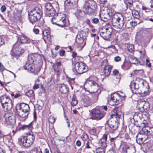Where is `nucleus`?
Listing matches in <instances>:
<instances>
[{"instance_id":"obj_1","label":"nucleus","mask_w":153,"mask_h":153,"mask_svg":"<svg viewBox=\"0 0 153 153\" xmlns=\"http://www.w3.org/2000/svg\"><path fill=\"white\" fill-rule=\"evenodd\" d=\"M123 115L120 110L118 107H115L113 110L111 118L108 121V124L109 127L113 130H115L118 127L120 119H122Z\"/></svg>"},{"instance_id":"obj_2","label":"nucleus","mask_w":153,"mask_h":153,"mask_svg":"<svg viewBox=\"0 0 153 153\" xmlns=\"http://www.w3.org/2000/svg\"><path fill=\"white\" fill-rule=\"evenodd\" d=\"M142 86L143 88L147 89V91L149 90L148 83L146 81L140 78H137L135 80L131 82L130 85V88L132 93L135 94H140L143 92L145 93V91H142L140 89Z\"/></svg>"},{"instance_id":"obj_3","label":"nucleus","mask_w":153,"mask_h":153,"mask_svg":"<svg viewBox=\"0 0 153 153\" xmlns=\"http://www.w3.org/2000/svg\"><path fill=\"white\" fill-rule=\"evenodd\" d=\"M16 109L18 115L22 119L21 120L25 121L29 113V105L24 103H21L19 105H17Z\"/></svg>"},{"instance_id":"obj_4","label":"nucleus","mask_w":153,"mask_h":153,"mask_svg":"<svg viewBox=\"0 0 153 153\" xmlns=\"http://www.w3.org/2000/svg\"><path fill=\"white\" fill-rule=\"evenodd\" d=\"M35 139V136L32 132H28L27 136L22 137L19 138V143L25 147H28L31 146Z\"/></svg>"},{"instance_id":"obj_5","label":"nucleus","mask_w":153,"mask_h":153,"mask_svg":"<svg viewBox=\"0 0 153 153\" xmlns=\"http://www.w3.org/2000/svg\"><path fill=\"white\" fill-rule=\"evenodd\" d=\"M112 23L115 27L119 29H121L124 24L123 16L120 13L114 14L112 18Z\"/></svg>"},{"instance_id":"obj_6","label":"nucleus","mask_w":153,"mask_h":153,"mask_svg":"<svg viewBox=\"0 0 153 153\" xmlns=\"http://www.w3.org/2000/svg\"><path fill=\"white\" fill-rule=\"evenodd\" d=\"M90 119L92 120H99L102 119L105 115V113L103 111L97 108H94L89 111Z\"/></svg>"},{"instance_id":"obj_7","label":"nucleus","mask_w":153,"mask_h":153,"mask_svg":"<svg viewBox=\"0 0 153 153\" xmlns=\"http://www.w3.org/2000/svg\"><path fill=\"white\" fill-rule=\"evenodd\" d=\"M85 85H89L88 88L93 90L92 92L95 93V97L97 98L101 92L100 90H99V88L97 84L94 81L89 80L87 82Z\"/></svg>"},{"instance_id":"obj_8","label":"nucleus","mask_w":153,"mask_h":153,"mask_svg":"<svg viewBox=\"0 0 153 153\" xmlns=\"http://www.w3.org/2000/svg\"><path fill=\"white\" fill-rule=\"evenodd\" d=\"M137 107L140 111L146 112L149 109L150 105L148 102L141 99L138 101Z\"/></svg>"},{"instance_id":"obj_9","label":"nucleus","mask_w":153,"mask_h":153,"mask_svg":"<svg viewBox=\"0 0 153 153\" xmlns=\"http://www.w3.org/2000/svg\"><path fill=\"white\" fill-rule=\"evenodd\" d=\"M123 96H121L120 95L117 93H111L110 95H108L107 100L108 102L112 101L115 105H118L122 101L121 97Z\"/></svg>"},{"instance_id":"obj_10","label":"nucleus","mask_w":153,"mask_h":153,"mask_svg":"<svg viewBox=\"0 0 153 153\" xmlns=\"http://www.w3.org/2000/svg\"><path fill=\"white\" fill-rule=\"evenodd\" d=\"M75 71L79 74H82L88 70V67L85 64L82 62H76L74 65Z\"/></svg>"},{"instance_id":"obj_11","label":"nucleus","mask_w":153,"mask_h":153,"mask_svg":"<svg viewBox=\"0 0 153 153\" xmlns=\"http://www.w3.org/2000/svg\"><path fill=\"white\" fill-rule=\"evenodd\" d=\"M105 31L100 32V36L104 39L108 40L111 37L113 30L111 26L109 24L105 26Z\"/></svg>"},{"instance_id":"obj_12","label":"nucleus","mask_w":153,"mask_h":153,"mask_svg":"<svg viewBox=\"0 0 153 153\" xmlns=\"http://www.w3.org/2000/svg\"><path fill=\"white\" fill-rule=\"evenodd\" d=\"M11 51L12 55L19 56L23 53L25 50L20 46L19 43L17 42L13 45Z\"/></svg>"},{"instance_id":"obj_13","label":"nucleus","mask_w":153,"mask_h":153,"mask_svg":"<svg viewBox=\"0 0 153 153\" xmlns=\"http://www.w3.org/2000/svg\"><path fill=\"white\" fill-rule=\"evenodd\" d=\"M82 8L85 13L89 15H91L94 14V10L91 7V4L88 1L84 2Z\"/></svg>"},{"instance_id":"obj_14","label":"nucleus","mask_w":153,"mask_h":153,"mask_svg":"<svg viewBox=\"0 0 153 153\" xmlns=\"http://www.w3.org/2000/svg\"><path fill=\"white\" fill-rule=\"evenodd\" d=\"M45 7L46 14L48 16L50 17L55 16L56 11L51 3H46Z\"/></svg>"},{"instance_id":"obj_15","label":"nucleus","mask_w":153,"mask_h":153,"mask_svg":"<svg viewBox=\"0 0 153 153\" xmlns=\"http://www.w3.org/2000/svg\"><path fill=\"white\" fill-rule=\"evenodd\" d=\"M4 118V123L7 125L13 126L15 123V119L13 116L9 115V114H5Z\"/></svg>"},{"instance_id":"obj_16","label":"nucleus","mask_w":153,"mask_h":153,"mask_svg":"<svg viewBox=\"0 0 153 153\" xmlns=\"http://www.w3.org/2000/svg\"><path fill=\"white\" fill-rule=\"evenodd\" d=\"M53 68L55 73L58 75L61 74L62 72L61 62H56L53 65Z\"/></svg>"},{"instance_id":"obj_17","label":"nucleus","mask_w":153,"mask_h":153,"mask_svg":"<svg viewBox=\"0 0 153 153\" xmlns=\"http://www.w3.org/2000/svg\"><path fill=\"white\" fill-rule=\"evenodd\" d=\"M107 139V135L106 134H104L100 139L99 142V144L101 147L106 149L107 146L106 143Z\"/></svg>"},{"instance_id":"obj_18","label":"nucleus","mask_w":153,"mask_h":153,"mask_svg":"<svg viewBox=\"0 0 153 153\" xmlns=\"http://www.w3.org/2000/svg\"><path fill=\"white\" fill-rule=\"evenodd\" d=\"M29 19L30 22L32 24L39 19L41 17L30 13L28 14Z\"/></svg>"},{"instance_id":"obj_19","label":"nucleus","mask_w":153,"mask_h":153,"mask_svg":"<svg viewBox=\"0 0 153 153\" xmlns=\"http://www.w3.org/2000/svg\"><path fill=\"white\" fill-rule=\"evenodd\" d=\"M30 13L41 17L42 14V7H36L30 11Z\"/></svg>"},{"instance_id":"obj_20","label":"nucleus","mask_w":153,"mask_h":153,"mask_svg":"<svg viewBox=\"0 0 153 153\" xmlns=\"http://www.w3.org/2000/svg\"><path fill=\"white\" fill-rule=\"evenodd\" d=\"M56 19L58 21V25L61 27H63L66 23L65 18L64 17L56 16Z\"/></svg>"},{"instance_id":"obj_21","label":"nucleus","mask_w":153,"mask_h":153,"mask_svg":"<svg viewBox=\"0 0 153 153\" xmlns=\"http://www.w3.org/2000/svg\"><path fill=\"white\" fill-rule=\"evenodd\" d=\"M82 104L85 107H87L92 104L91 100L90 98L88 96H85L82 101Z\"/></svg>"},{"instance_id":"obj_22","label":"nucleus","mask_w":153,"mask_h":153,"mask_svg":"<svg viewBox=\"0 0 153 153\" xmlns=\"http://www.w3.org/2000/svg\"><path fill=\"white\" fill-rule=\"evenodd\" d=\"M100 18L104 22H106L111 18V16L108 12H105L104 14H100Z\"/></svg>"},{"instance_id":"obj_23","label":"nucleus","mask_w":153,"mask_h":153,"mask_svg":"<svg viewBox=\"0 0 153 153\" xmlns=\"http://www.w3.org/2000/svg\"><path fill=\"white\" fill-rule=\"evenodd\" d=\"M12 100L7 95H4L0 97V101L1 105Z\"/></svg>"},{"instance_id":"obj_24","label":"nucleus","mask_w":153,"mask_h":153,"mask_svg":"<svg viewBox=\"0 0 153 153\" xmlns=\"http://www.w3.org/2000/svg\"><path fill=\"white\" fill-rule=\"evenodd\" d=\"M123 150L126 153H134L135 152V147L133 146H126Z\"/></svg>"},{"instance_id":"obj_25","label":"nucleus","mask_w":153,"mask_h":153,"mask_svg":"<svg viewBox=\"0 0 153 153\" xmlns=\"http://www.w3.org/2000/svg\"><path fill=\"white\" fill-rule=\"evenodd\" d=\"M143 112L140 111L139 112H136L133 115V119L134 121H141L142 118V113Z\"/></svg>"},{"instance_id":"obj_26","label":"nucleus","mask_w":153,"mask_h":153,"mask_svg":"<svg viewBox=\"0 0 153 153\" xmlns=\"http://www.w3.org/2000/svg\"><path fill=\"white\" fill-rule=\"evenodd\" d=\"M21 42L22 43H32L33 41L28 38L25 35L21 36L20 38Z\"/></svg>"},{"instance_id":"obj_27","label":"nucleus","mask_w":153,"mask_h":153,"mask_svg":"<svg viewBox=\"0 0 153 153\" xmlns=\"http://www.w3.org/2000/svg\"><path fill=\"white\" fill-rule=\"evenodd\" d=\"M36 55H29L28 56V60L26 64H33V62L36 60Z\"/></svg>"},{"instance_id":"obj_28","label":"nucleus","mask_w":153,"mask_h":153,"mask_svg":"<svg viewBox=\"0 0 153 153\" xmlns=\"http://www.w3.org/2000/svg\"><path fill=\"white\" fill-rule=\"evenodd\" d=\"M2 106L4 110H10L12 108L13 106L12 101L11 100L7 103H5L2 105Z\"/></svg>"},{"instance_id":"obj_29","label":"nucleus","mask_w":153,"mask_h":153,"mask_svg":"<svg viewBox=\"0 0 153 153\" xmlns=\"http://www.w3.org/2000/svg\"><path fill=\"white\" fill-rule=\"evenodd\" d=\"M111 69V67H107L104 68L103 75L105 76V77L108 76L110 74Z\"/></svg>"},{"instance_id":"obj_30","label":"nucleus","mask_w":153,"mask_h":153,"mask_svg":"<svg viewBox=\"0 0 153 153\" xmlns=\"http://www.w3.org/2000/svg\"><path fill=\"white\" fill-rule=\"evenodd\" d=\"M60 91L62 93L65 94L68 91V88L65 84L61 85L59 87Z\"/></svg>"},{"instance_id":"obj_31","label":"nucleus","mask_w":153,"mask_h":153,"mask_svg":"<svg viewBox=\"0 0 153 153\" xmlns=\"http://www.w3.org/2000/svg\"><path fill=\"white\" fill-rule=\"evenodd\" d=\"M88 34V31L87 30H82L80 31L77 35L80 36L81 37H82V39H85L87 36Z\"/></svg>"},{"instance_id":"obj_32","label":"nucleus","mask_w":153,"mask_h":153,"mask_svg":"<svg viewBox=\"0 0 153 153\" xmlns=\"http://www.w3.org/2000/svg\"><path fill=\"white\" fill-rule=\"evenodd\" d=\"M25 69L30 71L31 72L33 73L34 71V66L32 64H26L25 67Z\"/></svg>"},{"instance_id":"obj_33","label":"nucleus","mask_w":153,"mask_h":153,"mask_svg":"<svg viewBox=\"0 0 153 153\" xmlns=\"http://www.w3.org/2000/svg\"><path fill=\"white\" fill-rule=\"evenodd\" d=\"M42 34L43 36V37H46L48 40H50V32L48 30H44L42 32ZM44 39L45 38H43Z\"/></svg>"},{"instance_id":"obj_34","label":"nucleus","mask_w":153,"mask_h":153,"mask_svg":"<svg viewBox=\"0 0 153 153\" xmlns=\"http://www.w3.org/2000/svg\"><path fill=\"white\" fill-rule=\"evenodd\" d=\"M141 134H138L136 136V142L139 144H142L145 142L140 137Z\"/></svg>"},{"instance_id":"obj_35","label":"nucleus","mask_w":153,"mask_h":153,"mask_svg":"<svg viewBox=\"0 0 153 153\" xmlns=\"http://www.w3.org/2000/svg\"><path fill=\"white\" fill-rule=\"evenodd\" d=\"M84 39H82V37L77 35L76 37V41L77 43L80 44L83 42Z\"/></svg>"},{"instance_id":"obj_36","label":"nucleus","mask_w":153,"mask_h":153,"mask_svg":"<svg viewBox=\"0 0 153 153\" xmlns=\"http://www.w3.org/2000/svg\"><path fill=\"white\" fill-rule=\"evenodd\" d=\"M142 131L139 133L140 134H144L149 135V130H148L146 127H142Z\"/></svg>"},{"instance_id":"obj_37","label":"nucleus","mask_w":153,"mask_h":153,"mask_svg":"<svg viewBox=\"0 0 153 153\" xmlns=\"http://www.w3.org/2000/svg\"><path fill=\"white\" fill-rule=\"evenodd\" d=\"M129 60L130 62L132 64H135L138 63V60L137 59L133 56H130Z\"/></svg>"},{"instance_id":"obj_38","label":"nucleus","mask_w":153,"mask_h":153,"mask_svg":"<svg viewBox=\"0 0 153 153\" xmlns=\"http://www.w3.org/2000/svg\"><path fill=\"white\" fill-rule=\"evenodd\" d=\"M78 103V101L75 95H73L72 101L71 102V105L73 106L76 105Z\"/></svg>"},{"instance_id":"obj_39","label":"nucleus","mask_w":153,"mask_h":153,"mask_svg":"<svg viewBox=\"0 0 153 153\" xmlns=\"http://www.w3.org/2000/svg\"><path fill=\"white\" fill-rule=\"evenodd\" d=\"M101 66L103 68H106L107 67H111L110 66L108 65V63L107 59L104 60L101 64Z\"/></svg>"},{"instance_id":"obj_40","label":"nucleus","mask_w":153,"mask_h":153,"mask_svg":"<svg viewBox=\"0 0 153 153\" xmlns=\"http://www.w3.org/2000/svg\"><path fill=\"white\" fill-rule=\"evenodd\" d=\"M132 14L133 17L136 19H138L140 15L138 11L136 10H133L132 12Z\"/></svg>"},{"instance_id":"obj_41","label":"nucleus","mask_w":153,"mask_h":153,"mask_svg":"<svg viewBox=\"0 0 153 153\" xmlns=\"http://www.w3.org/2000/svg\"><path fill=\"white\" fill-rule=\"evenodd\" d=\"M83 11L82 10L80 9H78L77 10L76 13V16H79V17H82L84 14Z\"/></svg>"},{"instance_id":"obj_42","label":"nucleus","mask_w":153,"mask_h":153,"mask_svg":"<svg viewBox=\"0 0 153 153\" xmlns=\"http://www.w3.org/2000/svg\"><path fill=\"white\" fill-rule=\"evenodd\" d=\"M27 96L29 97H33L34 96V94L33 90H30L27 91L26 93Z\"/></svg>"},{"instance_id":"obj_43","label":"nucleus","mask_w":153,"mask_h":153,"mask_svg":"<svg viewBox=\"0 0 153 153\" xmlns=\"http://www.w3.org/2000/svg\"><path fill=\"white\" fill-rule=\"evenodd\" d=\"M105 149L102 147H98L96 150V153H105Z\"/></svg>"},{"instance_id":"obj_44","label":"nucleus","mask_w":153,"mask_h":153,"mask_svg":"<svg viewBox=\"0 0 153 153\" xmlns=\"http://www.w3.org/2000/svg\"><path fill=\"white\" fill-rule=\"evenodd\" d=\"M78 1V0H66L65 1V3H67L68 4H71L72 5L76 4Z\"/></svg>"},{"instance_id":"obj_45","label":"nucleus","mask_w":153,"mask_h":153,"mask_svg":"<svg viewBox=\"0 0 153 153\" xmlns=\"http://www.w3.org/2000/svg\"><path fill=\"white\" fill-rule=\"evenodd\" d=\"M55 120V118L53 117V116H50L48 119V121L49 123L52 124H53L54 123Z\"/></svg>"},{"instance_id":"obj_46","label":"nucleus","mask_w":153,"mask_h":153,"mask_svg":"<svg viewBox=\"0 0 153 153\" xmlns=\"http://www.w3.org/2000/svg\"><path fill=\"white\" fill-rule=\"evenodd\" d=\"M21 129L24 130L25 129H29L30 130L32 129L31 126L29 124L28 125H23L21 128Z\"/></svg>"},{"instance_id":"obj_47","label":"nucleus","mask_w":153,"mask_h":153,"mask_svg":"<svg viewBox=\"0 0 153 153\" xmlns=\"http://www.w3.org/2000/svg\"><path fill=\"white\" fill-rule=\"evenodd\" d=\"M53 16V18L51 19V21L52 24H55L58 25V20L56 19V17H54V16Z\"/></svg>"},{"instance_id":"obj_48","label":"nucleus","mask_w":153,"mask_h":153,"mask_svg":"<svg viewBox=\"0 0 153 153\" xmlns=\"http://www.w3.org/2000/svg\"><path fill=\"white\" fill-rule=\"evenodd\" d=\"M91 22L95 24H97L99 23V19L97 18H94L92 19Z\"/></svg>"},{"instance_id":"obj_49","label":"nucleus","mask_w":153,"mask_h":153,"mask_svg":"<svg viewBox=\"0 0 153 153\" xmlns=\"http://www.w3.org/2000/svg\"><path fill=\"white\" fill-rule=\"evenodd\" d=\"M89 132L91 134L94 135L96 132V129L94 128L91 129L89 130Z\"/></svg>"},{"instance_id":"obj_50","label":"nucleus","mask_w":153,"mask_h":153,"mask_svg":"<svg viewBox=\"0 0 153 153\" xmlns=\"http://www.w3.org/2000/svg\"><path fill=\"white\" fill-rule=\"evenodd\" d=\"M148 135L141 134L140 137H141L143 140L145 142L146 140L148 139Z\"/></svg>"},{"instance_id":"obj_51","label":"nucleus","mask_w":153,"mask_h":153,"mask_svg":"<svg viewBox=\"0 0 153 153\" xmlns=\"http://www.w3.org/2000/svg\"><path fill=\"white\" fill-rule=\"evenodd\" d=\"M128 50L130 52H132L134 49V46L132 45H129L127 47Z\"/></svg>"},{"instance_id":"obj_52","label":"nucleus","mask_w":153,"mask_h":153,"mask_svg":"<svg viewBox=\"0 0 153 153\" xmlns=\"http://www.w3.org/2000/svg\"><path fill=\"white\" fill-rule=\"evenodd\" d=\"M81 138L83 140H86L88 139V135L85 134L84 133L82 136Z\"/></svg>"},{"instance_id":"obj_53","label":"nucleus","mask_w":153,"mask_h":153,"mask_svg":"<svg viewBox=\"0 0 153 153\" xmlns=\"http://www.w3.org/2000/svg\"><path fill=\"white\" fill-rule=\"evenodd\" d=\"M135 121V125L137 126V127H143V126L142 125V123H140V124H139L138 122H140V121Z\"/></svg>"},{"instance_id":"obj_54","label":"nucleus","mask_w":153,"mask_h":153,"mask_svg":"<svg viewBox=\"0 0 153 153\" xmlns=\"http://www.w3.org/2000/svg\"><path fill=\"white\" fill-rule=\"evenodd\" d=\"M38 149L36 148H34L31 150L27 153H38Z\"/></svg>"},{"instance_id":"obj_55","label":"nucleus","mask_w":153,"mask_h":153,"mask_svg":"<svg viewBox=\"0 0 153 153\" xmlns=\"http://www.w3.org/2000/svg\"><path fill=\"white\" fill-rule=\"evenodd\" d=\"M119 71L116 69H114L113 71V74L114 76L118 75L119 74Z\"/></svg>"},{"instance_id":"obj_56","label":"nucleus","mask_w":153,"mask_h":153,"mask_svg":"<svg viewBox=\"0 0 153 153\" xmlns=\"http://www.w3.org/2000/svg\"><path fill=\"white\" fill-rule=\"evenodd\" d=\"M33 32L36 34H38L39 33V30L36 28H33Z\"/></svg>"},{"instance_id":"obj_57","label":"nucleus","mask_w":153,"mask_h":153,"mask_svg":"<svg viewBox=\"0 0 153 153\" xmlns=\"http://www.w3.org/2000/svg\"><path fill=\"white\" fill-rule=\"evenodd\" d=\"M65 53V51L63 49H61L59 50V55L61 56H63Z\"/></svg>"},{"instance_id":"obj_58","label":"nucleus","mask_w":153,"mask_h":153,"mask_svg":"<svg viewBox=\"0 0 153 153\" xmlns=\"http://www.w3.org/2000/svg\"><path fill=\"white\" fill-rule=\"evenodd\" d=\"M130 24L132 27H134L137 25V23L136 22L131 21L130 22Z\"/></svg>"},{"instance_id":"obj_59","label":"nucleus","mask_w":153,"mask_h":153,"mask_svg":"<svg viewBox=\"0 0 153 153\" xmlns=\"http://www.w3.org/2000/svg\"><path fill=\"white\" fill-rule=\"evenodd\" d=\"M11 95L12 97H14L15 98H17L20 96V95L19 94H12Z\"/></svg>"},{"instance_id":"obj_60","label":"nucleus","mask_w":153,"mask_h":153,"mask_svg":"<svg viewBox=\"0 0 153 153\" xmlns=\"http://www.w3.org/2000/svg\"><path fill=\"white\" fill-rule=\"evenodd\" d=\"M116 139L115 138H111L110 139V141L111 143V144H114V146L115 145L114 142Z\"/></svg>"},{"instance_id":"obj_61","label":"nucleus","mask_w":153,"mask_h":153,"mask_svg":"<svg viewBox=\"0 0 153 153\" xmlns=\"http://www.w3.org/2000/svg\"><path fill=\"white\" fill-rule=\"evenodd\" d=\"M35 107L38 109V110H41L42 109V106L39 104L36 105Z\"/></svg>"},{"instance_id":"obj_62","label":"nucleus","mask_w":153,"mask_h":153,"mask_svg":"<svg viewBox=\"0 0 153 153\" xmlns=\"http://www.w3.org/2000/svg\"><path fill=\"white\" fill-rule=\"evenodd\" d=\"M153 135V128H152L149 129V135Z\"/></svg>"},{"instance_id":"obj_63","label":"nucleus","mask_w":153,"mask_h":153,"mask_svg":"<svg viewBox=\"0 0 153 153\" xmlns=\"http://www.w3.org/2000/svg\"><path fill=\"white\" fill-rule=\"evenodd\" d=\"M114 59L116 62H118L120 60L121 58L120 56H117L114 58Z\"/></svg>"},{"instance_id":"obj_64","label":"nucleus","mask_w":153,"mask_h":153,"mask_svg":"<svg viewBox=\"0 0 153 153\" xmlns=\"http://www.w3.org/2000/svg\"><path fill=\"white\" fill-rule=\"evenodd\" d=\"M107 1L106 0H100L99 3L101 4H105L106 3Z\"/></svg>"}]
</instances>
